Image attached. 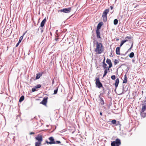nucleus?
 Here are the masks:
<instances>
[{"label":"nucleus","mask_w":146,"mask_h":146,"mask_svg":"<svg viewBox=\"0 0 146 146\" xmlns=\"http://www.w3.org/2000/svg\"><path fill=\"white\" fill-rule=\"evenodd\" d=\"M96 48L95 49V51L96 53L100 54L103 52L104 48L103 44L97 42L96 43Z\"/></svg>","instance_id":"1"},{"label":"nucleus","mask_w":146,"mask_h":146,"mask_svg":"<svg viewBox=\"0 0 146 146\" xmlns=\"http://www.w3.org/2000/svg\"><path fill=\"white\" fill-rule=\"evenodd\" d=\"M109 12V9H106L102 13V17L103 19V21L104 22H106L107 21V14Z\"/></svg>","instance_id":"2"},{"label":"nucleus","mask_w":146,"mask_h":146,"mask_svg":"<svg viewBox=\"0 0 146 146\" xmlns=\"http://www.w3.org/2000/svg\"><path fill=\"white\" fill-rule=\"evenodd\" d=\"M121 144V141L119 139H117L115 141H112L111 144V146H119Z\"/></svg>","instance_id":"3"},{"label":"nucleus","mask_w":146,"mask_h":146,"mask_svg":"<svg viewBox=\"0 0 146 146\" xmlns=\"http://www.w3.org/2000/svg\"><path fill=\"white\" fill-rule=\"evenodd\" d=\"M96 85L98 88H104L102 84L100 82V80H99V78L96 77Z\"/></svg>","instance_id":"4"},{"label":"nucleus","mask_w":146,"mask_h":146,"mask_svg":"<svg viewBox=\"0 0 146 146\" xmlns=\"http://www.w3.org/2000/svg\"><path fill=\"white\" fill-rule=\"evenodd\" d=\"M144 104H142V107L141 109V114L142 116H143V114L145 115L144 114V112L146 109V101H145L144 102Z\"/></svg>","instance_id":"5"},{"label":"nucleus","mask_w":146,"mask_h":146,"mask_svg":"<svg viewBox=\"0 0 146 146\" xmlns=\"http://www.w3.org/2000/svg\"><path fill=\"white\" fill-rule=\"evenodd\" d=\"M71 10V8L69 7L68 8H64L63 9H61L58 11V12H63L65 13H70Z\"/></svg>","instance_id":"6"},{"label":"nucleus","mask_w":146,"mask_h":146,"mask_svg":"<svg viewBox=\"0 0 146 146\" xmlns=\"http://www.w3.org/2000/svg\"><path fill=\"white\" fill-rule=\"evenodd\" d=\"M48 139L50 141H46V142L47 144H55V141L54 137H50L48 138Z\"/></svg>","instance_id":"7"},{"label":"nucleus","mask_w":146,"mask_h":146,"mask_svg":"<svg viewBox=\"0 0 146 146\" xmlns=\"http://www.w3.org/2000/svg\"><path fill=\"white\" fill-rule=\"evenodd\" d=\"M35 139L38 141V142L41 143L42 141V136L41 134H39L36 137Z\"/></svg>","instance_id":"8"},{"label":"nucleus","mask_w":146,"mask_h":146,"mask_svg":"<svg viewBox=\"0 0 146 146\" xmlns=\"http://www.w3.org/2000/svg\"><path fill=\"white\" fill-rule=\"evenodd\" d=\"M48 99V97H44L42 101L40 103V104L46 106L47 102Z\"/></svg>","instance_id":"9"},{"label":"nucleus","mask_w":146,"mask_h":146,"mask_svg":"<svg viewBox=\"0 0 146 146\" xmlns=\"http://www.w3.org/2000/svg\"><path fill=\"white\" fill-rule=\"evenodd\" d=\"M106 62L109 65L108 67L109 68H111L112 67V64L111 60L108 58H107Z\"/></svg>","instance_id":"10"},{"label":"nucleus","mask_w":146,"mask_h":146,"mask_svg":"<svg viewBox=\"0 0 146 146\" xmlns=\"http://www.w3.org/2000/svg\"><path fill=\"white\" fill-rule=\"evenodd\" d=\"M103 24V23L102 22H100L98 24L97 29L96 30H100L101 29V27Z\"/></svg>","instance_id":"11"},{"label":"nucleus","mask_w":146,"mask_h":146,"mask_svg":"<svg viewBox=\"0 0 146 146\" xmlns=\"http://www.w3.org/2000/svg\"><path fill=\"white\" fill-rule=\"evenodd\" d=\"M105 58L103 62V67L104 69H108V68L107 66V64L105 62Z\"/></svg>","instance_id":"12"},{"label":"nucleus","mask_w":146,"mask_h":146,"mask_svg":"<svg viewBox=\"0 0 146 146\" xmlns=\"http://www.w3.org/2000/svg\"><path fill=\"white\" fill-rule=\"evenodd\" d=\"M96 34L97 37V38H101L100 36V30H96Z\"/></svg>","instance_id":"13"},{"label":"nucleus","mask_w":146,"mask_h":146,"mask_svg":"<svg viewBox=\"0 0 146 146\" xmlns=\"http://www.w3.org/2000/svg\"><path fill=\"white\" fill-rule=\"evenodd\" d=\"M46 21V18H45L42 21L40 24V27H42L44 25Z\"/></svg>","instance_id":"14"},{"label":"nucleus","mask_w":146,"mask_h":146,"mask_svg":"<svg viewBox=\"0 0 146 146\" xmlns=\"http://www.w3.org/2000/svg\"><path fill=\"white\" fill-rule=\"evenodd\" d=\"M119 83V80L118 78H117L116 80L115 83V88H116L117 87Z\"/></svg>","instance_id":"15"},{"label":"nucleus","mask_w":146,"mask_h":146,"mask_svg":"<svg viewBox=\"0 0 146 146\" xmlns=\"http://www.w3.org/2000/svg\"><path fill=\"white\" fill-rule=\"evenodd\" d=\"M43 72H42L41 73H39L36 74V79H38L42 76Z\"/></svg>","instance_id":"16"},{"label":"nucleus","mask_w":146,"mask_h":146,"mask_svg":"<svg viewBox=\"0 0 146 146\" xmlns=\"http://www.w3.org/2000/svg\"><path fill=\"white\" fill-rule=\"evenodd\" d=\"M120 48L119 47H118L116 48V52L117 54H120Z\"/></svg>","instance_id":"17"},{"label":"nucleus","mask_w":146,"mask_h":146,"mask_svg":"<svg viewBox=\"0 0 146 146\" xmlns=\"http://www.w3.org/2000/svg\"><path fill=\"white\" fill-rule=\"evenodd\" d=\"M110 68H108V69H104V74L103 75V77H104L106 76L108 72V71L109 70Z\"/></svg>","instance_id":"18"},{"label":"nucleus","mask_w":146,"mask_h":146,"mask_svg":"<svg viewBox=\"0 0 146 146\" xmlns=\"http://www.w3.org/2000/svg\"><path fill=\"white\" fill-rule=\"evenodd\" d=\"M127 77L126 75H125L124 76V79L123 81V83H126L127 82Z\"/></svg>","instance_id":"19"},{"label":"nucleus","mask_w":146,"mask_h":146,"mask_svg":"<svg viewBox=\"0 0 146 146\" xmlns=\"http://www.w3.org/2000/svg\"><path fill=\"white\" fill-rule=\"evenodd\" d=\"M99 98H100V103L102 105H103L104 104V102L103 99L101 97H100V96L99 97Z\"/></svg>","instance_id":"20"},{"label":"nucleus","mask_w":146,"mask_h":146,"mask_svg":"<svg viewBox=\"0 0 146 146\" xmlns=\"http://www.w3.org/2000/svg\"><path fill=\"white\" fill-rule=\"evenodd\" d=\"M24 99V96H22L20 98L19 100V102H21L23 101Z\"/></svg>","instance_id":"21"},{"label":"nucleus","mask_w":146,"mask_h":146,"mask_svg":"<svg viewBox=\"0 0 146 146\" xmlns=\"http://www.w3.org/2000/svg\"><path fill=\"white\" fill-rule=\"evenodd\" d=\"M41 143L38 142H36L35 143V146H40Z\"/></svg>","instance_id":"22"},{"label":"nucleus","mask_w":146,"mask_h":146,"mask_svg":"<svg viewBox=\"0 0 146 146\" xmlns=\"http://www.w3.org/2000/svg\"><path fill=\"white\" fill-rule=\"evenodd\" d=\"M134 56V53L133 52L129 54V57L130 58H132Z\"/></svg>","instance_id":"23"},{"label":"nucleus","mask_w":146,"mask_h":146,"mask_svg":"<svg viewBox=\"0 0 146 146\" xmlns=\"http://www.w3.org/2000/svg\"><path fill=\"white\" fill-rule=\"evenodd\" d=\"M118 23V20L117 19H115L113 21V23L115 25H117Z\"/></svg>","instance_id":"24"},{"label":"nucleus","mask_w":146,"mask_h":146,"mask_svg":"<svg viewBox=\"0 0 146 146\" xmlns=\"http://www.w3.org/2000/svg\"><path fill=\"white\" fill-rule=\"evenodd\" d=\"M25 33H24L23 34V36H21L20 38H19V42H21L23 38V35H25Z\"/></svg>","instance_id":"25"},{"label":"nucleus","mask_w":146,"mask_h":146,"mask_svg":"<svg viewBox=\"0 0 146 146\" xmlns=\"http://www.w3.org/2000/svg\"><path fill=\"white\" fill-rule=\"evenodd\" d=\"M114 64L116 65L119 63V61L115 59L114 60Z\"/></svg>","instance_id":"26"},{"label":"nucleus","mask_w":146,"mask_h":146,"mask_svg":"<svg viewBox=\"0 0 146 146\" xmlns=\"http://www.w3.org/2000/svg\"><path fill=\"white\" fill-rule=\"evenodd\" d=\"M41 87V86L40 84H38L36 86H35V87L36 88H40Z\"/></svg>","instance_id":"27"},{"label":"nucleus","mask_w":146,"mask_h":146,"mask_svg":"<svg viewBox=\"0 0 146 146\" xmlns=\"http://www.w3.org/2000/svg\"><path fill=\"white\" fill-rule=\"evenodd\" d=\"M117 122L115 120H113L111 121V123L113 124H115Z\"/></svg>","instance_id":"28"},{"label":"nucleus","mask_w":146,"mask_h":146,"mask_svg":"<svg viewBox=\"0 0 146 146\" xmlns=\"http://www.w3.org/2000/svg\"><path fill=\"white\" fill-rule=\"evenodd\" d=\"M111 79L113 80H114L115 79V75H112L111 77Z\"/></svg>","instance_id":"29"},{"label":"nucleus","mask_w":146,"mask_h":146,"mask_svg":"<svg viewBox=\"0 0 146 146\" xmlns=\"http://www.w3.org/2000/svg\"><path fill=\"white\" fill-rule=\"evenodd\" d=\"M55 143L54 144H60L61 143V142H60V141H55Z\"/></svg>","instance_id":"30"},{"label":"nucleus","mask_w":146,"mask_h":146,"mask_svg":"<svg viewBox=\"0 0 146 146\" xmlns=\"http://www.w3.org/2000/svg\"><path fill=\"white\" fill-rule=\"evenodd\" d=\"M31 90L32 92H34L36 90V88L35 87L33 88Z\"/></svg>","instance_id":"31"},{"label":"nucleus","mask_w":146,"mask_h":146,"mask_svg":"<svg viewBox=\"0 0 146 146\" xmlns=\"http://www.w3.org/2000/svg\"><path fill=\"white\" fill-rule=\"evenodd\" d=\"M57 91H58V89L55 90H54V94H57Z\"/></svg>","instance_id":"32"},{"label":"nucleus","mask_w":146,"mask_h":146,"mask_svg":"<svg viewBox=\"0 0 146 146\" xmlns=\"http://www.w3.org/2000/svg\"><path fill=\"white\" fill-rule=\"evenodd\" d=\"M133 41H132L131 42V47L129 48V50L131 49L132 48V47H133Z\"/></svg>","instance_id":"33"},{"label":"nucleus","mask_w":146,"mask_h":146,"mask_svg":"<svg viewBox=\"0 0 146 146\" xmlns=\"http://www.w3.org/2000/svg\"><path fill=\"white\" fill-rule=\"evenodd\" d=\"M125 38H128V39H130L131 38V37L130 36H127V37H126Z\"/></svg>","instance_id":"34"},{"label":"nucleus","mask_w":146,"mask_h":146,"mask_svg":"<svg viewBox=\"0 0 146 146\" xmlns=\"http://www.w3.org/2000/svg\"><path fill=\"white\" fill-rule=\"evenodd\" d=\"M124 44V43L122 42V41H121V42L120 44V46H121L123 44Z\"/></svg>","instance_id":"35"},{"label":"nucleus","mask_w":146,"mask_h":146,"mask_svg":"<svg viewBox=\"0 0 146 146\" xmlns=\"http://www.w3.org/2000/svg\"><path fill=\"white\" fill-rule=\"evenodd\" d=\"M20 43V42H18L16 44V47H17V46H18Z\"/></svg>","instance_id":"36"},{"label":"nucleus","mask_w":146,"mask_h":146,"mask_svg":"<svg viewBox=\"0 0 146 146\" xmlns=\"http://www.w3.org/2000/svg\"><path fill=\"white\" fill-rule=\"evenodd\" d=\"M29 134L30 135H34L35 134V133L33 132H31Z\"/></svg>","instance_id":"37"},{"label":"nucleus","mask_w":146,"mask_h":146,"mask_svg":"<svg viewBox=\"0 0 146 146\" xmlns=\"http://www.w3.org/2000/svg\"><path fill=\"white\" fill-rule=\"evenodd\" d=\"M110 8H111V9L112 10V9H113V7L112 6H110Z\"/></svg>","instance_id":"38"},{"label":"nucleus","mask_w":146,"mask_h":146,"mask_svg":"<svg viewBox=\"0 0 146 146\" xmlns=\"http://www.w3.org/2000/svg\"><path fill=\"white\" fill-rule=\"evenodd\" d=\"M122 41V42L124 43H125V42H125V40H123Z\"/></svg>","instance_id":"39"},{"label":"nucleus","mask_w":146,"mask_h":146,"mask_svg":"<svg viewBox=\"0 0 146 146\" xmlns=\"http://www.w3.org/2000/svg\"><path fill=\"white\" fill-rule=\"evenodd\" d=\"M100 115H101V116H102V113L101 112L100 113Z\"/></svg>","instance_id":"40"},{"label":"nucleus","mask_w":146,"mask_h":146,"mask_svg":"<svg viewBox=\"0 0 146 146\" xmlns=\"http://www.w3.org/2000/svg\"><path fill=\"white\" fill-rule=\"evenodd\" d=\"M43 31V30L42 29H41V33H42Z\"/></svg>","instance_id":"41"},{"label":"nucleus","mask_w":146,"mask_h":146,"mask_svg":"<svg viewBox=\"0 0 146 146\" xmlns=\"http://www.w3.org/2000/svg\"><path fill=\"white\" fill-rule=\"evenodd\" d=\"M58 38H55V40H56V41H57V40H58Z\"/></svg>","instance_id":"42"},{"label":"nucleus","mask_w":146,"mask_h":146,"mask_svg":"<svg viewBox=\"0 0 146 146\" xmlns=\"http://www.w3.org/2000/svg\"><path fill=\"white\" fill-rule=\"evenodd\" d=\"M125 40V42H127V41H128V40Z\"/></svg>","instance_id":"43"},{"label":"nucleus","mask_w":146,"mask_h":146,"mask_svg":"<svg viewBox=\"0 0 146 146\" xmlns=\"http://www.w3.org/2000/svg\"><path fill=\"white\" fill-rule=\"evenodd\" d=\"M54 80H53V83H52L53 84L54 83Z\"/></svg>","instance_id":"44"}]
</instances>
